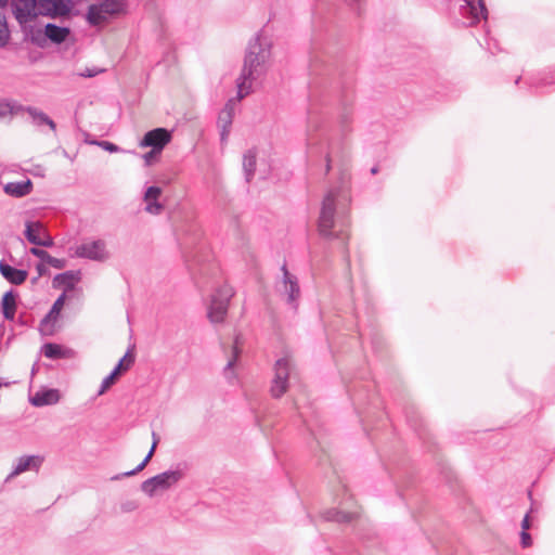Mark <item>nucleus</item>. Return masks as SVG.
Listing matches in <instances>:
<instances>
[{"instance_id":"nucleus-1","label":"nucleus","mask_w":555,"mask_h":555,"mask_svg":"<svg viewBox=\"0 0 555 555\" xmlns=\"http://www.w3.org/2000/svg\"><path fill=\"white\" fill-rule=\"evenodd\" d=\"M351 203L349 180L345 173L339 177L337 185L330 188L323 197L318 218V232L327 241H338L344 258L349 266L348 211Z\"/></svg>"},{"instance_id":"nucleus-2","label":"nucleus","mask_w":555,"mask_h":555,"mask_svg":"<svg viewBox=\"0 0 555 555\" xmlns=\"http://www.w3.org/2000/svg\"><path fill=\"white\" fill-rule=\"evenodd\" d=\"M270 56L271 42L262 35L257 34L248 42L243 68L236 79L238 101L247 96L251 92L253 83L266 74Z\"/></svg>"},{"instance_id":"nucleus-3","label":"nucleus","mask_w":555,"mask_h":555,"mask_svg":"<svg viewBox=\"0 0 555 555\" xmlns=\"http://www.w3.org/2000/svg\"><path fill=\"white\" fill-rule=\"evenodd\" d=\"M233 295V288L228 284H223L211 295L207 312V317L211 323L217 324L224 321L229 309V302Z\"/></svg>"},{"instance_id":"nucleus-4","label":"nucleus","mask_w":555,"mask_h":555,"mask_svg":"<svg viewBox=\"0 0 555 555\" xmlns=\"http://www.w3.org/2000/svg\"><path fill=\"white\" fill-rule=\"evenodd\" d=\"M183 477L180 469L166 470L144 480L141 490L150 498L154 496L157 490H168L178 483Z\"/></svg>"},{"instance_id":"nucleus-5","label":"nucleus","mask_w":555,"mask_h":555,"mask_svg":"<svg viewBox=\"0 0 555 555\" xmlns=\"http://www.w3.org/2000/svg\"><path fill=\"white\" fill-rule=\"evenodd\" d=\"M281 271L282 279L276 283V291L280 295L285 296L286 302L296 310L301 295L298 279L288 271L286 263H283Z\"/></svg>"},{"instance_id":"nucleus-6","label":"nucleus","mask_w":555,"mask_h":555,"mask_svg":"<svg viewBox=\"0 0 555 555\" xmlns=\"http://www.w3.org/2000/svg\"><path fill=\"white\" fill-rule=\"evenodd\" d=\"M292 371V363L288 358L278 359L274 364V377L271 385L273 398H281L288 389V378Z\"/></svg>"},{"instance_id":"nucleus-7","label":"nucleus","mask_w":555,"mask_h":555,"mask_svg":"<svg viewBox=\"0 0 555 555\" xmlns=\"http://www.w3.org/2000/svg\"><path fill=\"white\" fill-rule=\"evenodd\" d=\"M75 255L78 258L99 262H103L109 258V253L106 249V243L100 238L81 243L76 247Z\"/></svg>"},{"instance_id":"nucleus-8","label":"nucleus","mask_w":555,"mask_h":555,"mask_svg":"<svg viewBox=\"0 0 555 555\" xmlns=\"http://www.w3.org/2000/svg\"><path fill=\"white\" fill-rule=\"evenodd\" d=\"M460 7V14L468 20V25L474 26L481 20L487 21L488 9L483 0H463Z\"/></svg>"},{"instance_id":"nucleus-9","label":"nucleus","mask_w":555,"mask_h":555,"mask_svg":"<svg viewBox=\"0 0 555 555\" xmlns=\"http://www.w3.org/2000/svg\"><path fill=\"white\" fill-rule=\"evenodd\" d=\"M24 235L29 243L36 246L52 247L54 245L53 238L46 232L39 221H27Z\"/></svg>"},{"instance_id":"nucleus-10","label":"nucleus","mask_w":555,"mask_h":555,"mask_svg":"<svg viewBox=\"0 0 555 555\" xmlns=\"http://www.w3.org/2000/svg\"><path fill=\"white\" fill-rule=\"evenodd\" d=\"M38 0H12L13 13L17 22L25 26L38 16Z\"/></svg>"},{"instance_id":"nucleus-11","label":"nucleus","mask_w":555,"mask_h":555,"mask_svg":"<svg viewBox=\"0 0 555 555\" xmlns=\"http://www.w3.org/2000/svg\"><path fill=\"white\" fill-rule=\"evenodd\" d=\"M38 15L51 18L67 16L70 12L68 0H38Z\"/></svg>"},{"instance_id":"nucleus-12","label":"nucleus","mask_w":555,"mask_h":555,"mask_svg":"<svg viewBox=\"0 0 555 555\" xmlns=\"http://www.w3.org/2000/svg\"><path fill=\"white\" fill-rule=\"evenodd\" d=\"M171 132L166 128H155L147 131L140 141L141 147H152L155 151L162 152L164 147L170 142Z\"/></svg>"},{"instance_id":"nucleus-13","label":"nucleus","mask_w":555,"mask_h":555,"mask_svg":"<svg viewBox=\"0 0 555 555\" xmlns=\"http://www.w3.org/2000/svg\"><path fill=\"white\" fill-rule=\"evenodd\" d=\"M70 34V29L68 27L57 26L56 24L48 23L44 26V30H38L36 35L33 36V41L41 44L40 39L44 40L49 39L53 43H63Z\"/></svg>"},{"instance_id":"nucleus-14","label":"nucleus","mask_w":555,"mask_h":555,"mask_svg":"<svg viewBox=\"0 0 555 555\" xmlns=\"http://www.w3.org/2000/svg\"><path fill=\"white\" fill-rule=\"evenodd\" d=\"M66 300V294L62 293L53 302L50 311L40 321L39 330L43 335H52L54 332V323L57 321Z\"/></svg>"},{"instance_id":"nucleus-15","label":"nucleus","mask_w":555,"mask_h":555,"mask_svg":"<svg viewBox=\"0 0 555 555\" xmlns=\"http://www.w3.org/2000/svg\"><path fill=\"white\" fill-rule=\"evenodd\" d=\"M134 357L127 351L126 354L118 361L114 370L102 380L98 395H103L112 385H114L119 374L127 371L133 363Z\"/></svg>"},{"instance_id":"nucleus-16","label":"nucleus","mask_w":555,"mask_h":555,"mask_svg":"<svg viewBox=\"0 0 555 555\" xmlns=\"http://www.w3.org/2000/svg\"><path fill=\"white\" fill-rule=\"evenodd\" d=\"M234 117V101L229 100L218 116V127L220 128V140L222 143L228 141L231 126Z\"/></svg>"},{"instance_id":"nucleus-17","label":"nucleus","mask_w":555,"mask_h":555,"mask_svg":"<svg viewBox=\"0 0 555 555\" xmlns=\"http://www.w3.org/2000/svg\"><path fill=\"white\" fill-rule=\"evenodd\" d=\"M42 463V459L36 455L21 456L14 465L8 478H14L29 469H38Z\"/></svg>"},{"instance_id":"nucleus-18","label":"nucleus","mask_w":555,"mask_h":555,"mask_svg":"<svg viewBox=\"0 0 555 555\" xmlns=\"http://www.w3.org/2000/svg\"><path fill=\"white\" fill-rule=\"evenodd\" d=\"M0 273L8 282L13 285L23 284L28 276V272L26 270L14 268L7 263L4 260L0 261Z\"/></svg>"},{"instance_id":"nucleus-19","label":"nucleus","mask_w":555,"mask_h":555,"mask_svg":"<svg viewBox=\"0 0 555 555\" xmlns=\"http://www.w3.org/2000/svg\"><path fill=\"white\" fill-rule=\"evenodd\" d=\"M29 401L34 406L52 405L60 401V391L54 388L41 389Z\"/></svg>"},{"instance_id":"nucleus-20","label":"nucleus","mask_w":555,"mask_h":555,"mask_svg":"<svg viewBox=\"0 0 555 555\" xmlns=\"http://www.w3.org/2000/svg\"><path fill=\"white\" fill-rule=\"evenodd\" d=\"M33 182L30 179L16 182H8L3 185V191L7 195L21 198L27 196L33 191Z\"/></svg>"},{"instance_id":"nucleus-21","label":"nucleus","mask_w":555,"mask_h":555,"mask_svg":"<svg viewBox=\"0 0 555 555\" xmlns=\"http://www.w3.org/2000/svg\"><path fill=\"white\" fill-rule=\"evenodd\" d=\"M80 280V271H65L59 273L53 279V287H64L63 293H67L75 289V285Z\"/></svg>"},{"instance_id":"nucleus-22","label":"nucleus","mask_w":555,"mask_h":555,"mask_svg":"<svg viewBox=\"0 0 555 555\" xmlns=\"http://www.w3.org/2000/svg\"><path fill=\"white\" fill-rule=\"evenodd\" d=\"M152 437H153V443H152V447L149 451V453L146 454V456L143 459V461L133 469L131 470H128V472H125V473H121V474H117L115 476H112L111 477V480L115 481V480H120L121 478H125V477H130V476H133L138 473H140L141 470H143L146 465L149 464V462L151 461L154 452H155V449L157 447V443L159 441V438L158 436L156 435V433H152Z\"/></svg>"},{"instance_id":"nucleus-23","label":"nucleus","mask_w":555,"mask_h":555,"mask_svg":"<svg viewBox=\"0 0 555 555\" xmlns=\"http://www.w3.org/2000/svg\"><path fill=\"white\" fill-rule=\"evenodd\" d=\"M42 353L48 359L57 360L72 358L74 352L72 349L64 348L59 344L47 343L42 346Z\"/></svg>"},{"instance_id":"nucleus-24","label":"nucleus","mask_w":555,"mask_h":555,"mask_svg":"<svg viewBox=\"0 0 555 555\" xmlns=\"http://www.w3.org/2000/svg\"><path fill=\"white\" fill-rule=\"evenodd\" d=\"M1 311L5 320H14L16 312V295L12 289L5 292L2 296Z\"/></svg>"},{"instance_id":"nucleus-25","label":"nucleus","mask_w":555,"mask_h":555,"mask_svg":"<svg viewBox=\"0 0 555 555\" xmlns=\"http://www.w3.org/2000/svg\"><path fill=\"white\" fill-rule=\"evenodd\" d=\"M256 159H257V152L255 149H250L245 152L243 156V170H244V177L245 181L249 183L251 179L254 178L255 170H256Z\"/></svg>"},{"instance_id":"nucleus-26","label":"nucleus","mask_w":555,"mask_h":555,"mask_svg":"<svg viewBox=\"0 0 555 555\" xmlns=\"http://www.w3.org/2000/svg\"><path fill=\"white\" fill-rule=\"evenodd\" d=\"M23 111L29 114L36 126L47 125L52 131L56 130L55 122L46 113L33 106H26Z\"/></svg>"},{"instance_id":"nucleus-27","label":"nucleus","mask_w":555,"mask_h":555,"mask_svg":"<svg viewBox=\"0 0 555 555\" xmlns=\"http://www.w3.org/2000/svg\"><path fill=\"white\" fill-rule=\"evenodd\" d=\"M357 517L356 513L343 512L336 508H331L323 514V518L327 521L336 522H350Z\"/></svg>"},{"instance_id":"nucleus-28","label":"nucleus","mask_w":555,"mask_h":555,"mask_svg":"<svg viewBox=\"0 0 555 555\" xmlns=\"http://www.w3.org/2000/svg\"><path fill=\"white\" fill-rule=\"evenodd\" d=\"M107 16L102 12V8L100 4H91L88 8L87 12V21L92 26H98L104 21H106Z\"/></svg>"},{"instance_id":"nucleus-29","label":"nucleus","mask_w":555,"mask_h":555,"mask_svg":"<svg viewBox=\"0 0 555 555\" xmlns=\"http://www.w3.org/2000/svg\"><path fill=\"white\" fill-rule=\"evenodd\" d=\"M351 122L352 109L350 107H344L338 116V124L343 135H346L351 131Z\"/></svg>"},{"instance_id":"nucleus-30","label":"nucleus","mask_w":555,"mask_h":555,"mask_svg":"<svg viewBox=\"0 0 555 555\" xmlns=\"http://www.w3.org/2000/svg\"><path fill=\"white\" fill-rule=\"evenodd\" d=\"M534 87H547L555 85V69H548L539 74V77L531 81Z\"/></svg>"},{"instance_id":"nucleus-31","label":"nucleus","mask_w":555,"mask_h":555,"mask_svg":"<svg viewBox=\"0 0 555 555\" xmlns=\"http://www.w3.org/2000/svg\"><path fill=\"white\" fill-rule=\"evenodd\" d=\"M99 4L106 16L118 14L124 10V3L119 0H104Z\"/></svg>"},{"instance_id":"nucleus-32","label":"nucleus","mask_w":555,"mask_h":555,"mask_svg":"<svg viewBox=\"0 0 555 555\" xmlns=\"http://www.w3.org/2000/svg\"><path fill=\"white\" fill-rule=\"evenodd\" d=\"M24 106L16 102L0 101V117H7L9 115H15L23 112Z\"/></svg>"},{"instance_id":"nucleus-33","label":"nucleus","mask_w":555,"mask_h":555,"mask_svg":"<svg viewBox=\"0 0 555 555\" xmlns=\"http://www.w3.org/2000/svg\"><path fill=\"white\" fill-rule=\"evenodd\" d=\"M237 344H238V339L236 338L235 341H234V346H233V357L232 359H230L223 370V374H224V377L231 382L233 378H234V373H233V366L235 365V362L238 358V354H240V350H238V347H237Z\"/></svg>"},{"instance_id":"nucleus-34","label":"nucleus","mask_w":555,"mask_h":555,"mask_svg":"<svg viewBox=\"0 0 555 555\" xmlns=\"http://www.w3.org/2000/svg\"><path fill=\"white\" fill-rule=\"evenodd\" d=\"M321 154H324L325 159V175H327L332 168V155L335 153V147L332 142H328L326 144V149L324 152H320Z\"/></svg>"},{"instance_id":"nucleus-35","label":"nucleus","mask_w":555,"mask_h":555,"mask_svg":"<svg viewBox=\"0 0 555 555\" xmlns=\"http://www.w3.org/2000/svg\"><path fill=\"white\" fill-rule=\"evenodd\" d=\"M162 194V189L156 185L149 186L144 194L145 202L157 201Z\"/></svg>"},{"instance_id":"nucleus-36","label":"nucleus","mask_w":555,"mask_h":555,"mask_svg":"<svg viewBox=\"0 0 555 555\" xmlns=\"http://www.w3.org/2000/svg\"><path fill=\"white\" fill-rule=\"evenodd\" d=\"M93 143L99 145L104 151H107L109 153H117V152L121 151V149L118 145H116V144H114L113 142H109V141H94Z\"/></svg>"},{"instance_id":"nucleus-37","label":"nucleus","mask_w":555,"mask_h":555,"mask_svg":"<svg viewBox=\"0 0 555 555\" xmlns=\"http://www.w3.org/2000/svg\"><path fill=\"white\" fill-rule=\"evenodd\" d=\"M163 208V205L158 201L146 202L145 210L152 215L160 214Z\"/></svg>"},{"instance_id":"nucleus-38","label":"nucleus","mask_w":555,"mask_h":555,"mask_svg":"<svg viewBox=\"0 0 555 555\" xmlns=\"http://www.w3.org/2000/svg\"><path fill=\"white\" fill-rule=\"evenodd\" d=\"M9 39L7 22L0 17V46H4Z\"/></svg>"},{"instance_id":"nucleus-39","label":"nucleus","mask_w":555,"mask_h":555,"mask_svg":"<svg viewBox=\"0 0 555 555\" xmlns=\"http://www.w3.org/2000/svg\"><path fill=\"white\" fill-rule=\"evenodd\" d=\"M46 263L55 269H63L65 267L64 259L55 258L51 255H49L48 259L46 260Z\"/></svg>"},{"instance_id":"nucleus-40","label":"nucleus","mask_w":555,"mask_h":555,"mask_svg":"<svg viewBox=\"0 0 555 555\" xmlns=\"http://www.w3.org/2000/svg\"><path fill=\"white\" fill-rule=\"evenodd\" d=\"M29 251H30L31 255H34L35 257L39 258L43 262H46V260L48 259V257L50 255L44 249H41V248H38V247H31Z\"/></svg>"},{"instance_id":"nucleus-41","label":"nucleus","mask_w":555,"mask_h":555,"mask_svg":"<svg viewBox=\"0 0 555 555\" xmlns=\"http://www.w3.org/2000/svg\"><path fill=\"white\" fill-rule=\"evenodd\" d=\"M520 544L524 548L530 547L532 545V538L528 531L520 532Z\"/></svg>"},{"instance_id":"nucleus-42","label":"nucleus","mask_w":555,"mask_h":555,"mask_svg":"<svg viewBox=\"0 0 555 555\" xmlns=\"http://www.w3.org/2000/svg\"><path fill=\"white\" fill-rule=\"evenodd\" d=\"M352 10L358 14H361L362 5L364 0H344Z\"/></svg>"},{"instance_id":"nucleus-43","label":"nucleus","mask_w":555,"mask_h":555,"mask_svg":"<svg viewBox=\"0 0 555 555\" xmlns=\"http://www.w3.org/2000/svg\"><path fill=\"white\" fill-rule=\"evenodd\" d=\"M160 153H162V152H159V151H155L154 149H152L150 152L145 153V154L143 155V159H144V162H145V165H146V166H150V165H151V163H152V160H153L154 158H156Z\"/></svg>"},{"instance_id":"nucleus-44","label":"nucleus","mask_w":555,"mask_h":555,"mask_svg":"<svg viewBox=\"0 0 555 555\" xmlns=\"http://www.w3.org/2000/svg\"><path fill=\"white\" fill-rule=\"evenodd\" d=\"M102 72H103V69L86 68L79 75L81 77H85V78H92V77H95L98 74H100Z\"/></svg>"},{"instance_id":"nucleus-45","label":"nucleus","mask_w":555,"mask_h":555,"mask_svg":"<svg viewBox=\"0 0 555 555\" xmlns=\"http://www.w3.org/2000/svg\"><path fill=\"white\" fill-rule=\"evenodd\" d=\"M318 67H319V59L317 55L311 56L310 60V69L313 74H318Z\"/></svg>"},{"instance_id":"nucleus-46","label":"nucleus","mask_w":555,"mask_h":555,"mask_svg":"<svg viewBox=\"0 0 555 555\" xmlns=\"http://www.w3.org/2000/svg\"><path fill=\"white\" fill-rule=\"evenodd\" d=\"M530 528V517L529 514H526L521 521V531H528Z\"/></svg>"},{"instance_id":"nucleus-47","label":"nucleus","mask_w":555,"mask_h":555,"mask_svg":"<svg viewBox=\"0 0 555 555\" xmlns=\"http://www.w3.org/2000/svg\"><path fill=\"white\" fill-rule=\"evenodd\" d=\"M408 418V422L409 424L415 429V430H418V425H417V418L416 416L414 415H408L406 416Z\"/></svg>"},{"instance_id":"nucleus-48","label":"nucleus","mask_w":555,"mask_h":555,"mask_svg":"<svg viewBox=\"0 0 555 555\" xmlns=\"http://www.w3.org/2000/svg\"><path fill=\"white\" fill-rule=\"evenodd\" d=\"M378 172V168L376 166H374L372 169H371V173L372 175H376Z\"/></svg>"},{"instance_id":"nucleus-49","label":"nucleus","mask_w":555,"mask_h":555,"mask_svg":"<svg viewBox=\"0 0 555 555\" xmlns=\"http://www.w3.org/2000/svg\"><path fill=\"white\" fill-rule=\"evenodd\" d=\"M9 0H0V8H3L7 5Z\"/></svg>"},{"instance_id":"nucleus-50","label":"nucleus","mask_w":555,"mask_h":555,"mask_svg":"<svg viewBox=\"0 0 555 555\" xmlns=\"http://www.w3.org/2000/svg\"><path fill=\"white\" fill-rule=\"evenodd\" d=\"M37 269H38L39 273L41 274L42 273V266L38 264Z\"/></svg>"},{"instance_id":"nucleus-51","label":"nucleus","mask_w":555,"mask_h":555,"mask_svg":"<svg viewBox=\"0 0 555 555\" xmlns=\"http://www.w3.org/2000/svg\"><path fill=\"white\" fill-rule=\"evenodd\" d=\"M310 153H311V154L317 153V151L314 150V147H311Z\"/></svg>"}]
</instances>
